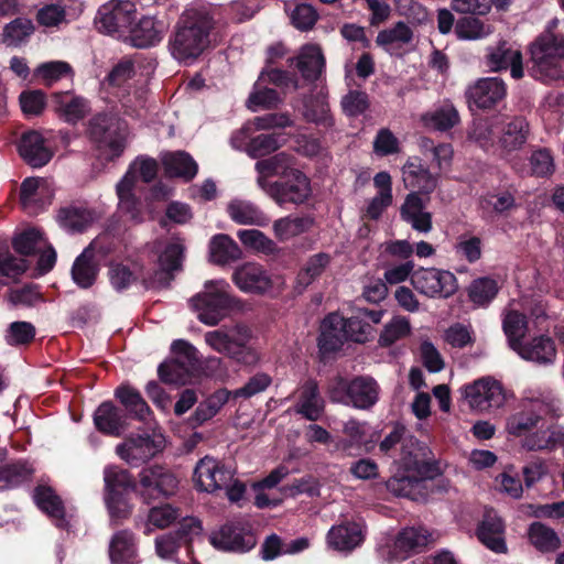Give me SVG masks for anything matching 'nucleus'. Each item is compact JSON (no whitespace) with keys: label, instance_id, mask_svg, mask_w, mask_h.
Returning a JSON list of instances; mask_svg holds the SVG:
<instances>
[{"label":"nucleus","instance_id":"nucleus-1","mask_svg":"<svg viewBox=\"0 0 564 564\" xmlns=\"http://www.w3.org/2000/svg\"><path fill=\"white\" fill-rule=\"evenodd\" d=\"M213 12L206 7L186 9L175 23L169 39V51L180 63L191 64L209 45V35L215 28Z\"/></svg>","mask_w":564,"mask_h":564},{"label":"nucleus","instance_id":"nucleus-2","mask_svg":"<svg viewBox=\"0 0 564 564\" xmlns=\"http://www.w3.org/2000/svg\"><path fill=\"white\" fill-rule=\"evenodd\" d=\"M529 53L531 77L545 84L564 80V36H536Z\"/></svg>","mask_w":564,"mask_h":564},{"label":"nucleus","instance_id":"nucleus-3","mask_svg":"<svg viewBox=\"0 0 564 564\" xmlns=\"http://www.w3.org/2000/svg\"><path fill=\"white\" fill-rule=\"evenodd\" d=\"M252 332L242 323L225 325L204 334L205 344L214 351L243 365H256L259 352L250 346Z\"/></svg>","mask_w":564,"mask_h":564},{"label":"nucleus","instance_id":"nucleus-4","mask_svg":"<svg viewBox=\"0 0 564 564\" xmlns=\"http://www.w3.org/2000/svg\"><path fill=\"white\" fill-rule=\"evenodd\" d=\"M373 334L370 323H368L356 307L351 316L345 318L338 314H329L322 324V333L319 336V346L324 350H336L344 340H352L356 343L368 341Z\"/></svg>","mask_w":564,"mask_h":564},{"label":"nucleus","instance_id":"nucleus-5","mask_svg":"<svg viewBox=\"0 0 564 564\" xmlns=\"http://www.w3.org/2000/svg\"><path fill=\"white\" fill-rule=\"evenodd\" d=\"M189 303L203 324L215 326L237 305V300L230 295V285L225 280H210Z\"/></svg>","mask_w":564,"mask_h":564},{"label":"nucleus","instance_id":"nucleus-6","mask_svg":"<svg viewBox=\"0 0 564 564\" xmlns=\"http://www.w3.org/2000/svg\"><path fill=\"white\" fill-rule=\"evenodd\" d=\"M413 288L430 299H448L458 290L457 279L448 270L420 268L411 275Z\"/></svg>","mask_w":564,"mask_h":564},{"label":"nucleus","instance_id":"nucleus-7","mask_svg":"<svg viewBox=\"0 0 564 564\" xmlns=\"http://www.w3.org/2000/svg\"><path fill=\"white\" fill-rule=\"evenodd\" d=\"M460 392L468 405L479 412L499 409L506 402L502 384L490 377L480 378L462 387Z\"/></svg>","mask_w":564,"mask_h":564},{"label":"nucleus","instance_id":"nucleus-8","mask_svg":"<svg viewBox=\"0 0 564 564\" xmlns=\"http://www.w3.org/2000/svg\"><path fill=\"white\" fill-rule=\"evenodd\" d=\"M261 189L279 206L303 204L311 195L310 181L300 170L293 171L292 175L281 181L261 182Z\"/></svg>","mask_w":564,"mask_h":564},{"label":"nucleus","instance_id":"nucleus-9","mask_svg":"<svg viewBox=\"0 0 564 564\" xmlns=\"http://www.w3.org/2000/svg\"><path fill=\"white\" fill-rule=\"evenodd\" d=\"M164 438L160 434L131 435L116 446V454L131 466H138L162 452Z\"/></svg>","mask_w":564,"mask_h":564},{"label":"nucleus","instance_id":"nucleus-10","mask_svg":"<svg viewBox=\"0 0 564 564\" xmlns=\"http://www.w3.org/2000/svg\"><path fill=\"white\" fill-rule=\"evenodd\" d=\"M210 544L224 552L246 553L257 544L253 532L241 522H228L209 535Z\"/></svg>","mask_w":564,"mask_h":564},{"label":"nucleus","instance_id":"nucleus-11","mask_svg":"<svg viewBox=\"0 0 564 564\" xmlns=\"http://www.w3.org/2000/svg\"><path fill=\"white\" fill-rule=\"evenodd\" d=\"M397 463L404 473H412L421 478L434 473V456L431 448L413 436L404 438Z\"/></svg>","mask_w":564,"mask_h":564},{"label":"nucleus","instance_id":"nucleus-12","mask_svg":"<svg viewBox=\"0 0 564 564\" xmlns=\"http://www.w3.org/2000/svg\"><path fill=\"white\" fill-rule=\"evenodd\" d=\"M141 495L145 499L169 498L176 494L177 477L167 468L153 465L139 473Z\"/></svg>","mask_w":564,"mask_h":564},{"label":"nucleus","instance_id":"nucleus-13","mask_svg":"<svg viewBox=\"0 0 564 564\" xmlns=\"http://www.w3.org/2000/svg\"><path fill=\"white\" fill-rule=\"evenodd\" d=\"M497 147L502 155L521 151L531 135V126L523 116H507L498 122Z\"/></svg>","mask_w":564,"mask_h":564},{"label":"nucleus","instance_id":"nucleus-14","mask_svg":"<svg viewBox=\"0 0 564 564\" xmlns=\"http://www.w3.org/2000/svg\"><path fill=\"white\" fill-rule=\"evenodd\" d=\"M232 477L231 468L210 456H205L196 464L193 480L198 490L214 492L228 486Z\"/></svg>","mask_w":564,"mask_h":564},{"label":"nucleus","instance_id":"nucleus-15","mask_svg":"<svg viewBox=\"0 0 564 564\" xmlns=\"http://www.w3.org/2000/svg\"><path fill=\"white\" fill-rule=\"evenodd\" d=\"M184 246L180 241L169 243L159 257V270L153 276L143 279L147 288H166L174 279V272L182 269Z\"/></svg>","mask_w":564,"mask_h":564},{"label":"nucleus","instance_id":"nucleus-16","mask_svg":"<svg viewBox=\"0 0 564 564\" xmlns=\"http://www.w3.org/2000/svg\"><path fill=\"white\" fill-rule=\"evenodd\" d=\"M507 94L505 82L498 77L480 78L466 90L469 107L490 109Z\"/></svg>","mask_w":564,"mask_h":564},{"label":"nucleus","instance_id":"nucleus-17","mask_svg":"<svg viewBox=\"0 0 564 564\" xmlns=\"http://www.w3.org/2000/svg\"><path fill=\"white\" fill-rule=\"evenodd\" d=\"M521 406L531 409L538 414L558 419L563 414L562 401L549 388H528L523 391Z\"/></svg>","mask_w":564,"mask_h":564},{"label":"nucleus","instance_id":"nucleus-18","mask_svg":"<svg viewBox=\"0 0 564 564\" xmlns=\"http://www.w3.org/2000/svg\"><path fill=\"white\" fill-rule=\"evenodd\" d=\"M426 200L417 192H411L400 207V216L411 228L421 234H429L433 228L432 214L426 210Z\"/></svg>","mask_w":564,"mask_h":564},{"label":"nucleus","instance_id":"nucleus-19","mask_svg":"<svg viewBox=\"0 0 564 564\" xmlns=\"http://www.w3.org/2000/svg\"><path fill=\"white\" fill-rule=\"evenodd\" d=\"M402 180L406 188L420 194H431L438 185V176L421 163L419 158H409L402 166Z\"/></svg>","mask_w":564,"mask_h":564},{"label":"nucleus","instance_id":"nucleus-20","mask_svg":"<svg viewBox=\"0 0 564 564\" xmlns=\"http://www.w3.org/2000/svg\"><path fill=\"white\" fill-rule=\"evenodd\" d=\"M414 33L409 24L403 21L395 22L392 26L378 32L376 44L387 53L401 56L406 46L412 45Z\"/></svg>","mask_w":564,"mask_h":564},{"label":"nucleus","instance_id":"nucleus-21","mask_svg":"<svg viewBox=\"0 0 564 564\" xmlns=\"http://www.w3.org/2000/svg\"><path fill=\"white\" fill-rule=\"evenodd\" d=\"M522 359L540 366L552 365L556 359V347L549 336H536L531 340L514 347V350Z\"/></svg>","mask_w":564,"mask_h":564},{"label":"nucleus","instance_id":"nucleus-22","mask_svg":"<svg viewBox=\"0 0 564 564\" xmlns=\"http://www.w3.org/2000/svg\"><path fill=\"white\" fill-rule=\"evenodd\" d=\"M18 150L21 158L32 167L46 165L53 156V152L46 145L45 139L37 131L23 133Z\"/></svg>","mask_w":564,"mask_h":564},{"label":"nucleus","instance_id":"nucleus-23","mask_svg":"<svg viewBox=\"0 0 564 564\" xmlns=\"http://www.w3.org/2000/svg\"><path fill=\"white\" fill-rule=\"evenodd\" d=\"M232 281L243 292L262 294L271 289L272 282L267 271L257 263H246L232 274Z\"/></svg>","mask_w":564,"mask_h":564},{"label":"nucleus","instance_id":"nucleus-24","mask_svg":"<svg viewBox=\"0 0 564 564\" xmlns=\"http://www.w3.org/2000/svg\"><path fill=\"white\" fill-rule=\"evenodd\" d=\"M487 65L495 72L510 67L512 78L523 77L522 54L519 50L511 48L506 42L488 47Z\"/></svg>","mask_w":564,"mask_h":564},{"label":"nucleus","instance_id":"nucleus-25","mask_svg":"<svg viewBox=\"0 0 564 564\" xmlns=\"http://www.w3.org/2000/svg\"><path fill=\"white\" fill-rule=\"evenodd\" d=\"M110 564H139L137 538L130 530L116 532L108 547Z\"/></svg>","mask_w":564,"mask_h":564},{"label":"nucleus","instance_id":"nucleus-26","mask_svg":"<svg viewBox=\"0 0 564 564\" xmlns=\"http://www.w3.org/2000/svg\"><path fill=\"white\" fill-rule=\"evenodd\" d=\"M364 524L356 521H346L330 528L327 534L328 544L343 552H349L364 541Z\"/></svg>","mask_w":564,"mask_h":564},{"label":"nucleus","instance_id":"nucleus-27","mask_svg":"<svg viewBox=\"0 0 564 564\" xmlns=\"http://www.w3.org/2000/svg\"><path fill=\"white\" fill-rule=\"evenodd\" d=\"M325 409V402L319 393L318 384L315 380H306L299 389V399L294 411L308 421H317Z\"/></svg>","mask_w":564,"mask_h":564},{"label":"nucleus","instance_id":"nucleus-28","mask_svg":"<svg viewBox=\"0 0 564 564\" xmlns=\"http://www.w3.org/2000/svg\"><path fill=\"white\" fill-rule=\"evenodd\" d=\"M96 429L110 436H120L128 427L127 415L112 402H102L94 412Z\"/></svg>","mask_w":564,"mask_h":564},{"label":"nucleus","instance_id":"nucleus-29","mask_svg":"<svg viewBox=\"0 0 564 564\" xmlns=\"http://www.w3.org/2000/svg\"><path fill=\"white\" fill-rule=\"evenodd\" d=\"M380 397V386L370 376H357L350 380V404L358 410L372 409Z\"/></svg>","mask_w":564,"mask_h":564},{"label":"nucleus","instance_id":"nucleus-30","mask_svg":"<svg viewBox=\"0 0 564 564\" xmlns=\"http://www.w3.org/2000/svg\"><path fill=\"white\" fill-rule=\"evenodd\" d=\"M256 171L258 172L257 184L261 188V182L271 183L269 177L280 176L286 178L292 175L293 171H299L295 167V159L286 152H280L273 156L260 160L256 163Z\"/></svg>","mask_w":564,"mask_h":564},{"label":"nucleus","instance_id":"nucleus-31","mask_svg":"<svg viewBox=\"0 0 564 564\" xmlns=\"http://www.w3.org/2000/svg\"><path fill=\"white\" fill-rule=\"evenodd\" d=\"M505 525L495 510H486L484 519L478 528L479 540L491 551L505 553L507 545L503 538Z\"/></svg>","mask_w":564,"mask_h":564},{"label":"nucleus","instance_id":"nucleus-32","mask_svg":"<svg viewBox=\"0 0 564 564\" xmlns=\"http://www.w3.org/2000/svg\"><path fill=\"white\" fill-rule=\"evenodd\" d=\"M431 534L424 528H406L402 530L393 546L394 555L404 560L412 553L421 552L430 542Z\"/></svg>","mask_w":564,"mask_h":564},{"label":"nucleus","instance_id":"nucleus-33","mask_svg":"<svg viewBox=\"0 0 564 564\" xmlns=\"http://www.w3.org/2000/svg\"><path fill=\"white\" fill-rule=\"evenodd\" d=\"M129 32L135 47L147 48L162 41L164 25L152 17H143L137 24L132 25Z\"/></svg>","mask_w":564,"mask_h":564},{"label":"nucleus","instance_id":"nucleus-34","mask_svg":"<svg viewBox=\"0 0 564 564\" xmlns=\"http://www.w3.org/2000/svg\"><path fill=\"white\" fill-rule=\"evenodd\" d=\"M296 67L305 80H317L325 68L322 48L315 44L304 45L296 57Z\"/></svg>","mask_w":564,"mask_h":564},{"label":"nucleus","instance_id":"nucleus-35","mask_svg":"<svg viewBox=\"0 0 564 564\" xmlns=\"http://www.w3.org/2000/svg\"><path fill=\"white\" fill-rule=\"evenodd\" d=\"M227 213L232 221L238 225L267 226L269 217L252 202L232 199L227 205Z\"/></svg>","mask_w":564,"mask_h":564},{"label":"nucleus","instance_id":"nucleus-36","mask_svg":"<svg viewBox=\"0 0 564 564\" xmlns=\"http://www.w3.org/2000/svg\"><path fill=\"white\" fill-rule=\"evenodd\" d=\"M530 167L513 160L511 167L520 175H532L536 177H546L554 173V158L549 149L542 148L531 152L529 156Z\"/></svg>","mask_w":564,"mask_h":564},{"label":"nucleus","instance_id":"nucleus-37","mask_svg":"<svg viewBox=\"0 0 564 564\" xmlns=\"http://www.w3.org/2000/svg\"><path fill=\"white\" fill-rule=\"evenodd\" d=\"M314 225L313 217L308 215H288L273 221L272 230L279 241H289L305 232Z\"/></svg>","mask_w":564,"mask_h":564},{"label":"nucleus","instance_id":"nucleus-38","mask_svg":"<svg viewBox=\"0 0 564 564\" xmlns=\"http://www.w3.org/2000/svg\"><path fill=\"white\" fill-rule=\"evenodd\" d=\"M55 111L66 122L76 123L89 112L88 101L68 93H56L53 96Z\"/></svg>","mask_w":564,"mask_h":564},{"label":"nucleus","instance_id":"nucleus-39","mask_svg":"<svg viewBox=\"0 0 564 564\" xmlns=\"http://www.w3.org/2000/svg\"><path fill=\"white\" fill-rule=\"evenodd\" d=\"M104 481L106 488L105 500L110 510L121 491L133 487V480L129 471L115 465L107 466L104 469Z\"/></svg>","mask_w":564,"mask_h":564},{"label":"nucleus","instance_id":"nucleus-40","mask_svg":"<svg viewBox=\"0 0 564 564\" xmlns=\"http://www.w3.org/2000/svg\"><path fill=\"white\" fill-rule=\"evenodd\" d=\"M94 219L93 210L77 205L62 207L56 215L58 225L68 232H83Z\"/></svg>","mask_w":564,"mask_h":564},{"label":"nucleus","instance_id":"nucleus-41","mask_svg":"<svg viewBox=\"0 0 564 564\" xmlns=\"http://www.w3.org/2000/svg\"><path fill=\"white\" fill-rule=\"evenodd\" d=\"M162 164L165 173L172 177H182L188 181L197 174L196 162L183 151L163 154Z\"/></svg>","mask_w":564,"mask_h":564},{"label":"nucleus","instance_id":"nucleus-42","mask_svg":"<svg viewBox=\"0 0 564 564\" xmlns=\"http://www.w3.org/2000/svg\"><path fill=\"white\" fill-rule=\"evenodd\" d=\"M180 518V509L171 503L154 506L148 511L147 518L143 522V533L149 535L154 530L166 529L175 523Z\"/></svg>","mask_w":564,"mask_h":564},{"label":"nucleus","instance_id":"nucleus-43","mask_svg":"<svg viewBox=\"0 0 564 564\" xmlns=\"http://www.w3.org/2000/svg\"><path fill=\"white\" fill-rule=\"evenodd\" d=\"M34 500L37 507L55 520L56 525H66L65 509L61 498L50 487L40 486L34 491Z\"/></svg>","mask_w":564,"mask_h":564},{"label":"nucleus","instance_id":"nucleus-44","mask_svg":"<svg viewBox=\"0 0 564 564\" xmlns=\"http://www.w3.org/2000/svg\"><path fill=\"white\" fill-rule=\"evenodd\" d=\"M241 250L234 239L227 235H216L209 243L210 261L215 264H227L241 258Z\"/></svg>","mask_w":564,"mask_h":564},{"label":"nucleus","instance_id":"nucleus-45","mask_svg":"<svg viewBox=\"0 0 564 564\" xmlns=\"http://www.w3.org/2000/svg\"><path fill=\"white\" fill-rule=\"evenodd\" d=\"M332 262L330 254L318 252L311 256L297 273L296 288L303 291L326 271Z\"/></svg>","mask_w":564,"mask_h":564},{"label":"nucleus","instance_id":"nucleus-46","mask_svg":"<svg viewBox=\"0 0 564 564\" xmlns=\"http://www.w3.org/2000/svg\"><path fill=\"white\" fill-rule=\"evenodd\" d=\"M4 454L0 453V490L9 489L28 480L33 474V468L23 460H14L2 464Z\"/></svg>","mask_w":564,"mask_h":564},{"label":"nucleus","instance_id":"nucleus-47","mask_svg":"<svg viewBox=\"0 0 564 564\" xmlns=\"http://www.w3.org/2000/svg\"><path fill=\"white\" fill-rule=\"evenodd\" d=\"M540 421L541 414L520 405L518 411L507 417L505 429L509 435L520 437L535 429Z\"/></svg>","mask_w":564,"mask_h":564},{"label":"nucleus","instance_id":"nucleus-48","mask_svg":"<svg viewBox=\"0 0 564 564\" xmlns=\"http://www.w3.org/2000/svg\"><path fill=\"white\" fill-rule=\"evenodd\" d=\"M115 395L133 417L147 421L151 411L137 389L130 386H120L116 389Z\"/></svg>","mask_w":564,"mask_h":564},{"label":"nucleus","instance_id":"nucleus-49","mask_svg":"<svg viewBox=\"0 0 564 564\" xmlns=\"http://www.w3.org/2000/svg\"><path fill=\"white\" fill-rule=\"evenodd\" d=\"M116 189L119 198L120 212L123 213L128 219L134 223L141 221L140 203L132 193L133 186L131 175H124L117 184Z\"/></svg>","mask_w":564,"mask_h":564},{"label":"nucleus","instance_id":"nucleus-50","mask_svg":"<svg viewBox=\"0 0 564 564\" xmlns=\"http://www.w3.org/2000/svg\"><path fill=\"white\" fill-rule=\"evenodd\" d=\"M98 268L89 249H85L75 260L72 268V278L82 289L90 288L97 276Z\"/></svg>","mask_w":564,"mask_h":564},{"label":"nucleus","instance_id":"nucleus-51","mask_svg":"<svg viewBox=\"0 0 564 564\" xmlns=\"http://www.w3.org/2000/svg\"><path fill=\"white\" fill-rule=\"evenodd\" d=\"M528 535L534 547L543 553L555 552L562 546L557 533L541 522H533L529 528Z\"/></svg>","mask_w":564,"mask_h":564},{"label":"nucleus","instance_id":"nucleus-52","mask_svg":"<svg viewBox=\"0 0 564 564\" xmlns=\"http://www.w3.org/2000/svg\"><path fill=\"white\" fill-rule=\"evenodd\" d=\"M454 32L458 40L477 41L490 35L492 29L477 17L465 15L456 21Z\"/></svg>","mask_w":564,"mask_h":564},{"label":"nucleus","instance_id":"nucleus-53","mask_svg":"<svg viewBox=\"0 0 564 564\" xmlns=\"http://www.w3.org/2000/svg\"><path fill=\"white\" fill-rule=\"evenodd\" d=\"M230 391L226 389H219L209 395L205 401L200 402L195 409L191 420L195 425H200L206 421L213 419L220 409L228 402Z\"/></svg>","mask_w":564,"mask_h":564},{"label":"nucleus","instance_id":"nucleus-54","mask_svg":"<svg viewBox=\"0 0 564 564\" xmlns=\"http://www.w3.org/2000/svg\"><path fill=\"white\" fill-rule=\"evenodd\" d=\"M89 132L91 138L100 145H107L116 155L123 150L120 140L112 137L109 131V119L106 116H97L90 121Z\"/></svg>","mask_w":564,"mask_h":564},{"label":"nucleus","instance_id":"nucleus-55","mask_svg":"<svg viewBox=\"0 0 564 564\" xmlns=\"http://www.w3.org/2000/svg\"><path fill=\"white\" fill-rule=\"evenodd\" d=\"M422 479L412 473H398L386 481V487L397 497L414 499L415 491L421 486Z\"/></svg>","mask_w":564,"mask_h":564},{"label":"nucleus","instance_id":"nucleus-56","mask_svg":"<svg viewBox=\"0 0 564 564\" xmlns=\"http://www.w3.org/2000/svg\"><path fill=\"white\" fill-rule=\"evenodd\" d=\"M284 142L281 133H262L249 141L246 152L253 159L261 158L276 151Z\"/></svg>","mask_w":564,"mask_h":564},{"label":"nucleus","instance_id":"nucleus-57","mask_svg":"<svg viewBox=\"0 0 564 564\" xmlns=\"http://www.w3.org/2000/svg\"><path fill=\"white\" fill-rule=\"evenodd\" d=\"M527 317L518 311H508L502 319V328L512 350L522 341L527 332Z\"/></svg>","mask_w":564,"mask_h":564},{"label":"nucleus","instance_id":"nucleus-58","mask_svg":"<svg viewBox=\"0 0 564 564\" xmlns=\"http://www.w3.org/2000/svg\"><path fill=\"white\" fill-rule=\"evenodd\" d=\"M237 237L247 248L253 249L264 254H275L279 252L278 245L258 229H241Z\"/></svg>","mask_w":564,"mask_h":564},{"label":"nucleus","instance_id":"nucleus-59","mask_svg":"<svg viewBox=\"0 0 564 564\" xmlns=\"http://www.w3.org/2000/svg\"><path fill=\"white\" fill-rule=\"evenodd\" d=\"M498 122L499 120H475L468 133L469 139L485 150L497 145Z\"/></svg>","mask_w":564,"mask_h":564},{"label":"nucleus","instance_id":"nucleus-60","mask_svg":"<svg viewBox=\"0 0 564 564\" xmlns=\"http://www.w3.org/2000/svg\"><path fill=\"white\" fill-rule=\"evenodd\" d=\"M72 75V66L64 61H50L41 63L34 69V77L40 79L46 86H52L54 83L61 80L62 78Z\"/></svg>","mask_w":564,"mask_h":564},{"label":"nucleus","instance_id":"nucleus-61","mask_svg":"<svg viewBox=\"0 0 564 564\" xmlns=\"http://www.w3.org/2000/svg\"><path fill=\"white\" fill-rule=\"evenodd\" d=\"M498 290L496 280L487 276L478 278L470 283L468 297L474 304L485 306L496 297Z\"/></svg>","mask_w":564,"mask_h":564},{"label":"nucleus","instance_id":"nucleus-62","mask_svg":"<svg viewBox=\"0 0 564 564\" xmlns=\"http://www.w3.org/2000/svg\"><path fill=\"white\" fill-rule=\"evenodd\" d=\"M34 31L31 20L18 18L3 28L2 42L7 46L21 45Z\"/></svg>","mask_w":564,"mask_h":564},{"label":"nucleus","instance_id":"nucleus-63","mask_svg":"<svg viewBox=\"0 0 564 564\" xmlns=\"http://www.w3.org/2000/svg\"><path fill=\"white\" fill-rule=\"evenodd\" d=\"M111 285L117 291H122L129 288L139 276L145 279L141 274V268L133 264L132 268L122 263H111L108 271Z\"/></svg>","mask_w":564,"mask_h":564},{"label":"nucleus","instance_id":"nucleus-64","mask_svg":"<svg viewBox=\"0 0 564 564\" xmlns=\"http://www.w3.org/2000/svg\"><path fill=\"white\" fill-rule=\"evenodd\" d=\"M411 332L410 322L406 317L394 316L383 326L379 336V344L382 347H389L398 340L406 337Z\"/></svg>","mask_w":564,"mask_h":564}]
</instances>
